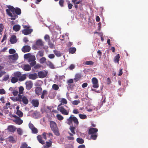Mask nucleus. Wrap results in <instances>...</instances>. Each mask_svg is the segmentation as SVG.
I'll return each instance as SVG.
<instances>
[{
	"label": "nucleus",
	"mask_w": 148,
	"mask_h": 148,
	"mask_svg": "<svg viewBox=\"0 0 148 148\" xmlns=\"http://www.w3.org/2000/svg\"><path fill=\"white\" fill-rule=\"evenodd\" d=\"M24 57V58L28 59V62L32 67L36 65V62L35 61L36 59L35 56L32 55L30 53H28L25 54Z\"/></svg>",
	"instance_id": "1"
},
{
	"label": "nucleus",
	"mask_w": 148,
	"mask_h": 148,
	"mask_svg": "<svg viewBox=\"0 0 148 148\" xmlns=\"http://www.w3.org/2000/svg\"><path fill=\"white\" fill-rule=\"evenodd\" d=\"M50 125L51 130L55 134L56 136L59 135L60 133L56 123L53 121H51L50 123Z\"/></svg>",
	"instance_id": "2"
},
{
	"label": "nucleus",
	"mask_w": 148,
	"mask_h": 148,
	"mask_svg": "<svg viewBox=\"0 0 148 148\" xmlns=\"http://www.w3.org/2000/svg\"><path fill=\"white\" fill-rule=\"evenodd\" d=\"M67 123L69 125H72L73 122L75 127L77 126L79 124V121L77 118L75 116H71L67 119Z\"/></svg>",
	"instance_id": "3"
},
{
	"label": "nucleus",
	"mask_w": 148,
	"mask_h": 148,
	"mask_svg": "<svg viewBox=\"0 0 148 148\" xmlns=\"http://www.w3.org/2000/svg\"><path fill=\"white\" fill-rule=\"evenodd\" d=\"M62 103H60L58 106L57 110L62 114L67 115L69 114V111H67L64 108V106H62Z\"/></svg>",
	"instance_id": "4"
},
{
	"label": "nucleus",
	"mask_w": 148,
	"mask_h": 148,
	"mask_svg": "<svg viewBox=\"0 0 148 148\" xmlns=\"http://www.w3.org/2000/svg\"><path fill=\"white\" fill-rule=\"evenodd\" d=\"M43 42L40 39L38 40L36 42L35 44L33 45V47L35 49H39L40 47L43 46Z\"/></svg>",
	"instance_id": "5"
},
{
	"label": "nucleus",
	"mask_w": 148,
	"mask_h": 148,
	"mask_svg": "<svg viewBox=\"0 0 148 148\" xmlns=\"http://www.w3.org/2000/svg\"><path fill=\"white\" fill-rule=\"evenodd\" d=\"M8 8L12 13L15 12L18 15H20L21 13V10L19 8H15L13 6L10 5L8 7Z\"/></svg>",
	"instance_id": "6"
},
{
	"label": "nucleus",
	"mask_w": 148,
	"mask_h": 148,
	"mask_svg": "<svg viewBox=\"0 0 148 148\" xmlns=\"http://www.w3.org/2000/svg\"><path fill=\"white\" fill-rule=\"evenodd\" d=\"M20 96H21L20 98L21 101H19V102L21 103L22 102L25 105L28 104L29 103V100L27 97L21 95H20Z\"/></svg>",
	"instance_id": "7"
},
{
	"label": "nucleus",
	"mask_w": 148,
	"mask_h": 148,
	"mask_svg": "<svg viewBox=\"0 0 148 148\" xmlns=\"http://www.w3.org/2000/svg\"><path fill=\"white\" fill-rule=\"evenodd\" d=\"M12 116L15 118V119L13 120V121L16 124L20 125L22 123L23 121L20 117L15 115H13Z\"/></svg>",
	"instance_id": "8"
},
{
	"label": "nucleus",
	"mask_w": 148,
	"mask_h": 148,
	"mask_svg": "<svg viewBox=\"0 0 148 148\" xmlns=\"http://www.w3.org/2000/svg\"><path fill=\"white\" fill-rule=\"evenodd\" d=\"M92 82L93 84L92 86L95 88H97L99 87L98 80L96 77H93L92 79Z\"/></svg>",
	"instance_id": "9"
},
{
	"label": "nucleus",
	"mask_w": 148,
	"mask_h": 148,
	"mask_svg": "<svg viewBox=\"0 0 148 148\" xmlns=\"http://www.w3.org/2000/svg\"><path fill=\"white\" fill-rule=\"evenodd\" d=\"M38 74L39 78H44L47 76V72L45 71H40L38 72Z\"/></svg>",
	"instance_id": "10"
},
{
	"label": "nucleus",
	"mask_w": 148,
	"mask_h": 148,
	"mask_svg": "<svg viewBox=\"0 0 148 148\" xmlns=\"http://www.w3.org/2000/svg\"><path fill=\"white\" fill-rule=\"evenodd\" d=\"M98 129L96 128H90L89 130L88 133L89 134H97Z\"/></svg>",
	"instance_id": "11"
},
{
	"label": "nucleus",
	"mask_w": 148,
	"mask_h": 148,
	"mask_svg": "<svg viewBox=\"0 0 148 148\" xmlns=\"http://www.w3.org/2000/svg\"><path fill=\"white\" fill-rule=\"evenodd\" d=\"M31 49L30 47L28 45H25L21 49L22 51L24 53L29 52Z\"/></svg>",
	"instance_id": "12"
},
{
	"label": "nucleus",
	"mask_w": 148,
	"mask_h": 148,
	"mask_svg": "<svg viewBox=\"0 0 148 148\" xmlns=\"http://www.w3.org/2000/svg\"><path fill=\"white\" fill-rule=\"evenodd\" d=\"M26 88L28 90H30L32 87L33 83L31 81H27L25 83Z\"/></svg>",
	"instance_id": "13"
},
{
	"label": "nucleus",
	"mask_w": 148,
	"mask_h": 148,
	"mask_svg": "<svg viewBox=\"0 0 148 148\" xmlns=\"http://www.w3.org/2000/svg\"><path fill=\"white\" fill-rule=\"evenodd\" d=\"M16 129V128L14 126L10 125L8 126L7 130L8 131L11 132H14Z\"/></svg>",
	"instance_id": "14"
},
{
	"label": "nucleus",
	"mask_w": 148,
	"mask_h": 148,
	"mask_svg": "<svg viewBox=\"0 0 148 148\" xmlns=\"http://www.w3.org/2000/svg\"><path fill=\"white\" fill-rule=\"evenodd\" d=\"M32 32L33 29H24L22 31V33L25 35L30 34Z\"/></svg>",
	"instance_id": "15"
},
{
	"label": "nucleus",
	"mask_w": 148,
	"mask_h": 148,
	"mask_svg": "<svg viewBox=\"0 0 148 148\" xmlns=\"http://www.w3.org/2000/svg\"><path fill=\"white\" fill-rule=\"evenodd\" d=\"M35 93L38 96L41 94L42 92V89L40 87H37L35 89Z\"/></svg>",
	"instance_id": "16"
},
{
	"label": "nucleus",
	"mask_w": 148,
	"mask_h": 148,
	"mask_svg": "<svg viewBox=\"0 0 148 148\" xmlns=\"http://www.w3.org/2000/svg\"><path fill=\"white\" fill-rule=\"evenodd\" d=\"M70 129L72 133H71L70 132H68V133L70 134V136H73L74 134H75V127H73V125L70 126Z\"/></svg>",
	"instance_id": "17"
},
{
	"label": "nucleus",
	"mask_w": 148,
	"mask_h": 148,
	"mask_svg": "<svg viewBox=\"0 0 148 148\" xmlns=\"http://www.w3.org/2000/svg\"><path fill=\"white\" fill-rule=\"evenodd\" d=\"M33 106L35 107H38L39 105V102L36 99H33L31 102Z\"/></svg>",
	"instance_id": "18"
},
{
	"label": "nucleus",
	"mask_w": 148,
	"mask_h": 148,
	"mask_svg": "<svg viewBox=\"0 0 148 148\" xmlns=\"http://www.w3.org/2000/svg\"><path fill=\"white\" fill-rule=\"evenodd\" d=\"M29 78L32 79H35L38 78V75L36 73L29 74L28 75Z\"/></svg>",
	"instance_id": "19"
},
{
	"label": "nucleus",
	"mask_w": 148,
	"mask_h": 148,
	"mask_svg": "<svg viewBox=\"0 0 148 148\" xmlns=\"http://www.w3.org/2000/svg\"><path fill=\"white\" fill-rule=\"evenodd\" d=\"M20 94H18L17 96L16 97H10V99L13 100V101H21L20 100Z\"/></svg>",
	"instance_id": "20"
},
{
	"label": "nucleus",
	"mask_w": 148,
	"mask_h": 148,
	"mask_svg": "<svg viewBox=\"0 0 148 148\" xmlns=\"http://www.w3.org/2000/svg\"><path fill=\"white\" fill-rule=\"evenodd\" d=\"M10 41L12 44L16 43L17 42L16 36L15 35H12L10 38Z\"/></svg>",
	"instance_id": "21"
},
{
	"label": "nucleus",
	"mask_w": 148,
	"mask_h": 148,
	"mask_svg": "<svg viewBox=\"0 0 148 148\" xmlns=\"http://www.w3.org/2000/svg\"><path fill=\"white\" fill-rule=\"evenodd\" d=\"M21 29V26L19 25H15L13 27V30L15 32L19 31Z\"/></svg>",
	"instance_id": "22"
},
{
	"label": "nucleus",
	"mask_w": 148,
	"mask_h": 148,
	"mask_svg": "<svg viewBox=\"0 0 148 148\" xmlns=\"http://www.w3.org/2000/svg\"><path fill=\"white\" fill-rule=\"evenodd\" d=\"M21 75V73L18 71L15 72L13 74L14 76L16 78L18 79V80Z\"/></svg>",
	"instance_id": "23"
},
{
	"label": "nucleus",
	"mask_w": 148,
	"mask_h": 148,
	"mask_svg": "<svg viewBox=\"0 0 148 148\" xmlns=\"http://www.w3.org/2000/svg\"><path fill=\"white\" fill-rule=\"evenodd\" d=\"M10 58L13 60H16L17 59L18 56L17 53H14V54L11 55L9 56Z\"/></svg>",
	"instance_id": "24"
},
{
	"label": "nucleus",
	"mask_w": 148,
	"mask_h": 148,
	"mask_svg": "<svg viewBox=\"0 0 148 148\" xmlns=\"http://www.w3.org/2000/svg\"><path fill=\"white\" fill-rule=\"evenodd\" d=\"M31 67L30 65L29 64H26L24 65L23 67V69L26 71H28L31 70Z\"/></svg>",
	"instance_id": "25"
},
{
	"label": "nucleus",
	"mask_w": 148,
	"mask_h": 148,
	"mask_svg": "<svg viewBox=\"0 0 148 148\" xmlns=\"http://www.w3.org/2000/svg\"><path fill=\"white\" fill-rule=\"evenodd\" d=\"M47 66H49V67L51 69H54L55 68L53 64L50 61L48 60L46 62Z\"/></svg>",
	"instance_id": "26"
},
{
	"label": "nucleus",
	"mask_w": 148,
	"mask_h": 148,
	"mask_svg": "<svg viewBox=\"0 0 148 148\" xmlns=\"http://www.w3.org/2000/svg\"><path fill=\"white\" fill-rule=\"evenodd\" d=\"M37 139L40 143L42 144H45V141L43 140L42 139V137L41 135H38L37 136Z\"/></svg>",
	"instance_id": "27"
},
{
	"label": "nucleus",
	"mask_w": 148,
	"mask_h": 148,
	"mask_svg": "<svg viewBox=\"0 0 148 148\" xmlns=\"http://www.w3.org/2000/svg\"><path fill=\"white\" fill-rule=\"evenodd\" d=\"M82 76L81 74H77L75 75V77L74 79L76 82L78 81L81 78Z\"/></svg>",
	"instance_id": "28"
},
{
	"label": "nucleus",
	"mask_w": 148,
	"mask_h": 148,
	"mask_svg": "<svg viewBox=\"0 0 148 148\" xmlns=\"http://www.w3.org/2000/svg\"><path fill=\"white\" fill-rule=\"evenodd\" d=\"M53 51L54 54L58 57H60L62 56V53L60 51L55 50Z\"/></svg>",
	"instance_id": "29"
},
{
	"label": "nucleus",
	"mask_w": 148,
	"mask_h": 148,
	"mask_svg": "<svg viewBox=\"0 0 148 148\" xmlns=\"http://www.w3.org/2000/svg\"><path fill=\"white\" fill-rule=\"evenodd\" d=\"M76 50V49L75 47H70L69 49V53L72 54L74 53Z\"/></svg>",
	"instance_id": "30"
},
{
	"label": "nucleus",
	"mask_w": 148,
	"mask_h": 148,
	"mask_svg": "<svg viewBox=\"0 0 148 148\" xmlns=\"http://www.w3.org/2000/svg\"><path fill=\"white\" fill-rule=\"evenodd\" d=\"M8 140L10 142L12 143H15L16 142V140L12 136H10L8 138Z\"/></svg>",
	"instance_id": "31"
},
{
	"label": "nucleus",
	"mask_w": 148,
	"mask_h": 148,
	"mask_svg": "<svg viewBox=\"0 0 148 148\" xmlns=\"http://www.w3.org/2000/svg\"><path fill=\"white\" fill-rule=\"evenodd\" d=\"M89 134L91 135L90 137V139L94 140H96L98 136L97 134Z\"/></svg>",
	"instance_id": "32"
},
{
	"label": "nucleus",
	"mask_w": 148,
	"mask_h": 148,
	"mask_svg": "<svg viewBox=\"0 0 148 148\" xmlns=\"http://www.w3.org/2000/svg\"><path fill=\"white\" fill-rule=\"evenodd\" d=\"M47 92L46 90H44L42 93V94L41 96V98L42 99H43L45 98V96L47 95Z\"/></svg>",
	"instance_id": "33"
},
{
	"label": "nucleus",
	"mask_w": 148,
	"mask_h": 148,
	"mask_svg": "<svg viewBox=\"0 0 148 148\" xmlns=\"http://www.w3.org/2000/svg\"><path fill=\"white\" fill-rule=\"evenodd\" d=\"M120 58V56L119 54H117L116 55L114 59V62L115 63H118L119 62V59Z\"/></svg>",
	"instance_id": "34"
},
{
	"label": "nucleus",
	"mask_w": 148,
	"mask_h": 148,
	"mask_svg": "<svg viewBox=\"0 0 148 148\" xmlns=\"http://www.w3.org/2000/svg\"><path fill=\"white\" fill-rule=\"evenodd\" d=\"M26 75L25 74H23L21 75L20 78H19L18 80L19 81H23L26 79Z\"/></svg>",
	"instance_id": "35"
},
{
	"label": "nucleus",
	"mask_w": 148,
	"mask_h": 148,
	"mask_svg": "<svg viewBox=\"0 0 148 148\" xmlns=\"http://www.w3.org/2000/svg\"><path fill=\"white\" fill-rule=\"evenodd\" d=\"M18 80V79L14 77H12L11 79V82L12 83L14 84L17 82Z\"/></svg>",
	"instance_id": "36"
},
{
	"label": "nucleus",
	"mask_w": 148,
	"mask_h": 148,
	"mask_svg": "<svg viewBox=\"0 0 148 148\" xmlns=\"http://www.w3.org/2000/svg\"><path fill=\"white\" fill-rule=\"evenodd\" d=\"M76 140L79 144H82L84 143V140L82 138H77Z\"/></svg>",
	"instance_id": "37"
},
{
	"label": "nucleus",
	"mask_w": 148,
	"mask_h": 148,
	"mask_svg": "<svg viewBox=\"0 0 148 148\" xmlns=\"http://www.w3.org/2000/svg\"><path fill=\"white\" fill-rule=\"evenodd\" d=\"M24 88L23 86H21L19 87V94L21 95L23 93Z\"/></svg>",
	"instance_id": "38"
},
{
	"label": "nucleus",
	"mask_w": 148,
	"mask_h": 148,
	"mask_svg": "<svg viewBox=\"0 0 148 148\" xmlns=\"http://www.w3.org/2000/svg\"><path fill=\"white\" fill-rule=\"evenodd\" d=\"M16 114L20 118L22 117L23 115V113L20 110L17 111L16 112Z\"/></svg>",
	"instance_id": "39"
},
{
	"label": "nucleus",
	"mask_w": 148,
	"mask_h": 148,
	"mask_svg": "<svg viewBox=\"0 0 148 148\" xmlns=\"http://www.w3.org/2000/svg\"><path fill=\"white\" fill-rule=\"evenodd\" d=\"M52 88L53 89L55 90H58L59 88L58 86L55 84H54L52 85Z\"/></svg>",
	"instance_id": "40"
},
{
	"label": "nucleus",
	"mask_w": 148,
	"mask_h": 148,
	"mask_svg": "<svg viewBox=\"0 0 148 148\" xmlns=\"http://www.w3.org/2000/svg\"><path fill=\"white\" fill-rule=\"evenodd\" d=\"M27 145L25 142L22 143L20 148H27Z\"/></svg>",
	"instance_id": "41"
},
{
	"label": "nucleus",
	"mask_w": 148,
	"mask_h": 148,
	"mask_svg": "<svg viewBox=\"0 0 148 148\" xmlns=\"http://www.w3.org/2000/svg\"><path fill=\"white\" fill-rule=\"evenodd\" d=\"M56 117L58 120L59 121H61L64 119L63 117L60 114H57L56 115Z\"/></svg>",
	"instance_id": "42"
},
{
	"label": "nucleus",
	"mask_w": 148,
	"mask_h": 148,
	"mask_svg": "<svg viewBox=\"0 0 148 148\" xmlns=\"http://www.w3.org/2000/svg\"><path fill=\"white\" fill-rule=\"evenodd\" d=\"M49 142L47 141L45 145L49 147H50L52 145V140L51 139H50L49 140Z\"/></svg>",
	"instance_id": "43"
},
{
	"label": "nucleus",
	"mask_w": 148,
	"mask_h": 148,
	"mask_svg": "<svg viewBox=\"0 0 148 148\" xmlns=\"http://www.w3.org/2000/svg\"><path fill=\"white\" fill-rule=\"evenodd\" d=\"M79 118L81 119H84L87 118V116L85 114H79Z\"/></svg>",
	"instance_id": "44"
},
{
	"label": "nucleus",
	"mask_w": 148,
	"mask_h": 148,
	"mask_svg": "<svg viewBox=\"0 0 148 148\" xmlns=\"http://www.w3.org/2000/svg\"><path fill=\"white\" fill-rule=\"evenodd\" d=\"M60 102L61 103H62H62L66 104L67 103V101L66 99L64 98H62L61 99V101H60Z\"/></svg>",
	"instance_id": "45"
},
{
	"label": "nucleus",
	"mask_w": 148,
	"mask_h": 148,
	"mask_svg": "<svg viewBox=\"0 0 148 148\" xmlns=\"http://www.w3.org/2000/svg\"><path fill=\"white\" fill-rule=\"evenodd\" d=\"M46 60V58L45 57H43L40 59V62L41 64H42L45 62Z\"/></svg>",
	"instance_id": "46"
},
{
	"label": "nucleus",
	"mask_w": 148,
	"mask_h": 148,
	"mask_svg": "<svg viewBox=\"0 0 148 148\" xmlns=\"http://www.w3.org/2000/svg\"><path fill=\"white\" fill-rule=\"evenodd\" d=\"M80 103L79 100H75L72 102V103L74 105H77Z\"/></svg>",
	"instance_id": "47"
},
{
	"label": "nucleus",
	"mask_w": 148,
	"mask_h": 148,
	"mask_svg": "<svg viewBox=\"0 0 148 148\" xmlns=\"http://www.w3.org/2000/svg\"><path fill=\"white\" fill-rule=\"evenodd\" d=\"M64 0H60L59 3L61 7H63L64 6Z\"/></svg>",
	"instance_id": "48"
},
{
	"label": "nucleus",
	"mask_w": 148,
	"mask_h": 148,
	"mask_svg": "<svg viewBox=\"0 0 148 148\" xmlns=\"http://www.w3.org/2000/svg\"><path fill=\"white\" fill-rule=\"evenodd\" d=\"M94 64V62L92 61H87L84 63L85 65H93Z\"/></svg>",
	"instance_id": "49"
},
{
	"label": "nucleus",
	"mask_w": 148,
	"mask_h": 148,
	"mask_svg": "<svg viewBox=\"0 0 148 148\" xmlns=\"http://www.w3.org/2000/svg\"><path fill=\"white\" fill-rule=\"evenodd\" d=\"M17 131L19 135H21L22 134L23 132L21 128H17Z\"/></svg>",
	"instance_id": "50"
},
{
	"label": "nucleus",
	"mask_w": 148,
	"mask_h": 148,
	"mask_svg": "<svg viewBox=\"0 0 148 148\" xmlns=\"http://www.w3.org/2000/svg\"><path fill=\"white\" fill-rule=\"evenodd\" d=\"M4 25L2 23L0 24V34H1V32L3 30L4 28Z\"/></svg>",
	"instance_id": "51"
},
{
	"label": "nucleus",
	"mask_w": 148,
	"mask_h": 148,
	"mask_svg": "<svg viewBox=\"0 0 148 148\" xmlns=\"http://www.w3.org/2000/svg\"><path fill=\"white\" fill-rule=\"evenodd\" d=\"M16 51L15 49H10L9 50V52L10 54L15 53Z\"/></svg>",
	"instance_id": "52"
},
{
	"label": "nucleus",
	"mask_w": 148,
	"mask_h": 148,
	"mask_svg": "<svg viewBox=\"0 0 148 148\" xmlns=\"http://www.w3.org/2000/svg\"><path fill=\"white\" fill-rule=\"evenodd\" d=\"M48 45L49 47L51 49H53L54 47V45L53 43L51 42L50 41L48 42Z\"/></svg>",
	"instance_id": "53"
},
{
	"label": "nucleus",
	"mask_w": 148,
	"mask_h": 148,
	"mask_svg": "<svg viewBox=\"0 0 148 148\" xmlns=\"http://www.w3.org/2000/svg\"><path fill=\"white\" fill-rule=\"evenodd\" d=\"M44 39L46 41H49L50 40L49 36L47 34L45 35L44 37Z\"/></svg>",
	"instance_id": "54"
},
{
	"label": "nucleus",
	"mask_w": 148,
	"mask_h": 148,
	"mask_svg": "<svg viewBox=\"0 0 148 148\" xmlns=\"http://www.w3.org/2000/svg\"><path fill=\"white\" fill-rule=\"evenodd\" d=\"M32 132L34 134H36L38 132V130L36 128L34 127L31 130Z\"/></svg>",
	"instance_id": "55"
},
{
	"label": "nucleus",
	"mask_w": 148,
	"mask_h": 148,
	"mask_svg": "<svg viewBox=\"0 0 148 148\" xmlns=\"http://www.w3.org/2000/svg\"><path fill=\"white\" fill-rule=\"evenodd\" d=\"M12 93L13 95L14 96H17L18 93V92L17 90H14L12 92Z\"/></svg>",
	"instance_id": "56"
},
{
	"label": "nucleus",
	"mask_w": 148,
	"mask_h": 148,
	"mask_svg": "<svg viewBox=\"0 0 148 148\" xmlns=\"http://www.w3.org/2000/svg\"><path fill=\"white\" fill-rule=\"evenodd\" d=\"M11 16H10L11 17V19L12 20H15L16 17H17V15L14 14L13 15L12 14V15Z\"/></svg>",
	"instance_id": "57"
},
{
	"label": "nucleus",
	"mask_w": 148,
	"mask_h": 148,
	"mask_svg": "<svg viewBox=\"0 0 148 148\" xmlns=\"http://www.w3.org/2000/svg\"><path fill=\"white\" fill-rule=\"evenodd\" d=\"M5 90L3 88L0 89V94L3 95L5 93Z\"/></svg>",
	"instance_id": "58"
},
{
	"label": "nucleus",
	"mask_w": 148,
	"mask_h": 148,
	"mask_svg": "<svg viewBox=\"0 0 148 148\" xmlns=\"http://www.w3.org/2000/svg\"><path fill=\"white\" fill-rule=\"evenodd\" d=\"M55 55L53 54H50L48 56V58L50 59H53L55 57Z\"/></svg>",
	"instance_id": "59"
},
{
	"label": "nucleus",
	"mask_w": 148,
	"mask_h": 148,
	"mask_svg": "<svg viewBox=\"0 0 148 148\" xmlns=\"http://www.w3.org/2000/svg\"><path fill=\"white\" fill-rule=\"evenodd\" d=\"M75 66L73 64H71L70 66L69 67V69L70 70H73L74 69Z\"/></svg>",
	"instance_id": "60"
},
{
	"label": "nucleus",
	"mask_w": 148,
	"mask_h": 148,
	"mask_svg": "<svg viewBox=\"0 0 148 148\" xmlns=\"http://www.w3.org/2000/svg\"><path fill=\"white\" fill-rule=\"evenodd\" d=\"M6 10L7 13L9 16H11V15H12V14L10 12V10L9 9H6Z\"/></svg>",
	"instance_id": "61"
},
{
	"label": "nucleus",
	"mask_w": 148,
	"mask_h": 148,
	"mask_svg": "<svg viewBox=\"0 0 148 148\" xmlns=\"http://www.w3.org/2000/svg\"><path fill=\"white\" fill-rule=\"evenodd\" d=\"M68 4L69 8L70 9H71L73 5L70 3L69 1L68 2Z\"/></svg>",
	"instance_id": "62"
},
{
	"label": "nucleus",
	"mask_w": 148,
	"mask_h": 148,
	"mask_svg": "<svg viewBox=\"0 0 148 148\" xmlns=\"http://www.w3.org/2000/svg\"><path fill=\"white\" fill-rule=\"evenodd\" d=\"M29 128L32 130L33 128L34 127L33 125L31 123H29Z\"/></svg>",
	"instance_id": "63"
},
{
	"label": "nucleus",
	"mask_w": 148,
	"mask_h": 148,
	"mask_svg": "<svg viewBox=\"0 0 148 148\" xmlns=\"http://www.w3.org/2000/svg\"><path fill=\"white\" fill-rule=\"evenodd\" d=\"M9 78V76L8 75H5L4 77L3 78V80L6 81Z\"/></svg>",
	"instance_id": "64"
}]
</instances>
